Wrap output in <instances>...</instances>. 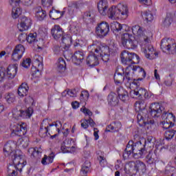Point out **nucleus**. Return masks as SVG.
I'll list each match as a JSON object with an SVG mask.
<instances>
[{"mask_svg":"<svg viewBox=\"0 0 176 176\" xmlns=\"http://www.w3.org/2000/svg\"><path fill=\"white\" fill-rule=\"evenodd\" d=\"M146 107V104L144 100H139L135 103V110L138 111L137 119L139 126H140V127L144 126L147 130H149V129H152V126L155 124V120H148L149 113H148V110L145 109Z\"/></svg>","mask_w":176,"mask_h":176,"instance_id":"nucleus-1","label":"nucleus"},{"mask_svg":"<svg viewBox=\"0 0 176 176\" xmlns=\"http://www.w3.org/2000/svg\"><path fill=\"white\" fill-rule=\"evenodd\" d=\"M131 153H133V156L135 159H140V157H142L144 155L148 153V150H146V147H145V144L142 140L135 143H134L133 140H130L122 155L123 159L126 160Z\"/></svg>","mask_w":176,"mask_h":176,"instance_id":"nucleus-2","label":"nucleus"},{"mask_svg":"<svg viewBox=\"0 0 176 176\" xmlns=\"http://www.w3.org/2000/svg\"><path fill=\"white\" fill-rule=\"evenodd\" d=\"M131 30L133 35L136 36L138 42L140 43L141 46L146 45V43H151V38L153 36L152 32L145 31L144 28L138 25L132 26Z\"/></svg>","mask_w":176,"mask_h":176,"instance_id":"nucleus-3","label":"nucleus"},{"mask_svg":"<svg viewBox=\"0 0 176 176\" xmlns=\"http://www.w3.org/2000/svg\"><path fill=\"white\" fill-rule=\"evenodd\" d=\"M109 13H111V17L113 20H116V19H126L129 8L126 5L119 3L117 6H111Z\"/></svg>","mask_w":176,"mask_h":176,"instance_id":"nucleus-4","label":"nucleus"},{"mask_svg":"<svg viewBox=\"0 0 176 176\" xmlns=\"http://www.w3.org/2000/svg\"><path fill=\"white\" fill-rule=\"evenodd\" d=\"M88 50L89 53H96V54L100 56L102 61L104 63L109 61L111 54L107 53L108 52V47L101 46L98 43H94L88 47Z\"/></svg>","mask_w":176,"mask_h":176,"instance_id":"nucleus-5","label":"nucleus"},{"mask_svg":"<svg viewBox=\"0 0 176 176\" xmlns=\"http://www.w3.org/2000/svg\"><path fill=\"white\" fill-rule=\"evenodd\" d=\"M121 61L124 65L131 67V64H135L140 61V56L135 53H130L124 50L120 54Z\"/></svg>","mask_w":176,"mask_h":176,"instance_id":"nucleus-6","label":"nucleus"},{"mask_svg":"<svg viewBox=\"0 0 176 176\" xmlns=\"http://www.w3.org/2000/svg\"><path fill=\"white\" fill-rule=\"evenodd\" d=\"M160 47L164 53L168 52L170 54H176V44L173 38L162 39Z\"/></svg>","mask_w":176,"mask_h":176,"instance_id":"nucleus-7","label":"nucleus"},{"mask_svg":"<svg viewBox=\"0 0 176 176\" xmlns=\"http://www.w3.org/2000/svg\"><path fill=\"white\" fill-rule=\"evenodd\" d=\"M95 34L100 39L105 38L109 34V23L105 21L98 23L96 27Z\"/></svg>","mask_w":176,"mask_h":176,"instance_id":"nucleus-8","label":"nucleus"},{"mask_svg":"<svg viewBox=\"0 0 176 176\" xmlns=\"http://www.w3.org/2000/svg\"><path fill=\"white\" fill-rule=\"evenodd\" d=\"M128 166L131 171H134L135 173H140V171L145 173L146 170V165L140 160L131 161L128 162Z\"/></svg>","mask_w":176,"mask_h":176,"instance_id":"nucleus-9","label":"nucleus"},{"mask_svg":"<svg viewBox=\"0 0 176 176\" xmlns=\"http://www.w3.org/2000/svg\"><path fill=\"white\" fill-rule=\"evenodd\" d=\"M108 8V1H107V0H102L98 3V10L100 14H101V16H107V14L109 19H112L111 16V14L109 12L111 8Z\"/></svg>","mask_w":176,"mask_h":176,"instance_id":"nucleus-10","label":"nucleus"},{"mask_svg":"<svg viewBox=\"0 0 176 176\" xmlns=\"http://www.w3.org/2000/svg\"><path fill=\"white\" fill-rule=\"evenodd\" d=\"M10 157L12 160V164L16 167L18 171L21 172L24 166L27 164V162L21 159V155H17V154L14 153L12 155H10Z\"/></svg>","mask_w":176,"mask_h":176,"instance_id":"nucleus-11","label":"nucleus"},{"mask_svg":"<svg viewBox=\"0 0 176 176\" xmlns=\"http://www.w3.org/2000/svg\"><path fill=\"white\" fill-rule=\"evenodd\" d=\"M144 47V56L148 60H153L155 57L159 56V53L155 52V48H153V45L151 44V43H147L143 45Z\"/></svg>","mask_w":176,"mask_h":176,"instance_id":"nucleus-12","label":"nucleus"},{"mask_svg":"<svg viewBox=\"0 0 176 176\" xmlns=\"http://www.w3.org/2000/svg\"><path fill=\"white\" fill-rule=\"evenodd\" d=\"M135 86L137 88L135 90L130 91L131 97L133 98H142V97H144V98H148V92L146 90L144 89V88L140 87V82L139 85Z\"/></svg>","mask_w":176,"mask_h":176,"instance_id":"nucleus-13","label":"nucleus"},{"mask_svg":"<svg viewBox=\"0 0 176 176\" xmlns=\"http://www.w3.org/2000/svg\"><path fill=\"white\" fill-rule=\"evenodd\" d=\"M12 133L18 137H23L27 134V124L25 122H19L14 125Z\"/></svg>","mask_w":176,"mask_h":176,"instance_id":"nucleus-14","label":"nucleus"},{"mask_svg":"<svg viewBox=\"0 0 176 176\" xmlns=\"http://www.w3.org/2000/svg\"><path fill=\"white\" fill-rule=\"evenodd\" d=\"M148 119L151 118H159L162 115V106L159 103H153L149 107ZM149 115L151 117H149Z\"/></svg>","mask_w":176,"mask_h":176,"instance_id":"nucleus-15","label":"nucleus"},{"mask_svg":"<svg viewBox=\"0 0 176 176\" xmlns=\"http://www.w3.org/2000/svg\"><path fill=\"white\" fill-rule=\"evenodd\" d=\"M133 71V66H128L125 69L124 72V80H126V82L129 84V86H131L132 85H135V86H140V82H138L136 79H133V77L130 75V72Z\"/></svg>","mask_w":176,"mask_h":176,"instance_id":"nucleus-16","label":"nucleus"},{"mask_svg":"<svg viewBox=\"0 0 176 176\" xmlns=\"http://www.w3.org/2000/svg\"><path fill=\"white\" fill-rule=\"evenodd\" d=\"M32 23L31 22V19L26 16H23L21 19V23L18 24V30L23 32V31H27L30 27H31Z\"/></svg>","mask_w":176,"mask_h":176,"instance_id":"nucleus-17","label":"nucleus"},{"mask_svg":"<svg viewBox=\"0 0 176 176\" xmlns=\"http://www.w3.org/2000/svg\"><path fill=\"white\" fill-rule=\"evenodd\" d=\"M90 54L87 57L86 63L89 67H96L100 64L98 61V54L89 52Z\"/></svg>","mask_w":176,"mask_h":176,"instance_id":"nucleus-18","label":"nucleus"},{"mask_svg":"<svg viewBox=\"0 0 176 176\" xmlns=\"http://www.w3.org/2000/svg\"><path fill=\"white\" fill-rule=\"evenodd\" d=\"M38 67H32V76L33 78H41L42 76V71H43V63H41L39 60H36Z\"/></svg>","mask_w":176,"mask_h":176,"instance_id":"nucleus-19","label":"nucleus"},{"mask_svg":"<svg viewBox=\"0 0 176 176\" xmlns=\"http://www.w3.org/2000/svg\"><path fill=\"white\" fill-rule=\"evenodd\" d=\"M51 34L56 41H58L60 38L64 36V30L58 25H55L51 30Z\"/></svg>","mask_w":176,"mask_h":176,"instance_id":"nucleus-20","label":"nucleus"},{"mask_svg":"<svg viewBox=\"0 0 176 176\" xmlns=\"http://www.w3.org/2000/svg\"><path fill=\"white\" fill-rule=\"evenodd\" d=\"M157 152V150H148V155L146 157L148 164H156L159 162Z\"/></svg>","mask_w":176,"mask_h":176,"instance_id":"nucleus-21","label":"nucleus"},{"mask_svg":"<svg viewBox=\"0 0 176 176\" xmlns=\"http://www.w3.org/2000/svg\"><path fill=\"white\" fill-rule=\"evenodd\" d=\"M132 72L134 75H136V76H139L138 79H136V80H142L146 76V72H145V70L140 66H132Z\"/></svg>","mask_w":176,"mask_h":176,"instance_id":"nucleus-22","label":"nucleus"},{"mask_svg":"<svg viewBox=\"0 0 176 176\" xmlns=\"http://www.w3.org/2000/svg\"><path fill=\"white\" fill-rule=\"evenodd\" d=\"M72 60L74 64L79 65L85 60V53L82 51H77L74 52V55L72 56Z\"/></svg>","mask_w":176,"mask_h":176,"instance_id":"nucleus-23","label":"nucleus"},{"mask_svg":"<svg viewBox=\"0 0 176 176\" xmlns=\"http://www.w3.org/2000/svg\"><path fill=\"white\" fill-rule=\"evenodd\" d=\"M122 129V123L120 122H113L106 128L108 133H118Z\"/></svg>","mask_w":176,"mask_h":176,"instance_id":"nucleus-24","label":"nucleus"},{"mask_svg":"<svg viewBox=\"0 0 176 176\" xmlns=\"http://www.w3.org/2000/svg\"><path fill=\"white\" fill-rule=\"evenodd\" d=\"M16 144H14V142H7V143L4 145L3 147V152L5 153V155L9 156L10 157V156L12 155L13 153H13V148H14Z\"/></svg>","mask_w":176,"mask_h":176,"instance_id":"nucleus-25","label":"nucleus"},{"mask_svg":"<svg viewBox=\"0 0 176 176\" xmlns=\"http://www.w3.org/2000/svg\"><path fill=\"white\" fill-rule=\"evenodd\" d=\"M19 68V65L13 64L10 65L7 69V75L10 79H13L17 74V69Z\"/></svg>","mask_w":176,"mask_h":176,"instance_id":"nucleus-26","label":"nucleus"},{"mask_svg":"<svg viewBox=\"0 0 176 176\" xmlns=\"http://www.w3.org/2000/svg\"><path fill=\"white\" fill-rule=\"evenodd\" d=\"M142 141L146 150L149 149V151H153V148H155V142H156V141L153 136H148L146 140Z\"/></svg>","mask_w":176,"mask_h":176,"instance_id":"nucleus-27","label":"nucleus"},{"mask_svg":"<svg viewBox=\"0 0 176 176\" xmlns=\"http://www.w3.org/2000/svg\"><path fill=\"white\" fill-rule=\"evenodd\" d=\"M108 104L111 107H116L119 104V99L118 98V95L113 92H111L107 98Z\"/></svg>","mask_w":176,"mask_h":176,"instance_id":"nucleus-28","label":"nucleus"},{"mask_svg":"<svg viewBox=\"0 0 176 176\" xmlns=\"http://www.w3.org/2000/svg\"><path fill=\"white\" fill-rule=\"evenodd\" d=\"M46 11L42 9V7H37L35 8V17L39 21H43L46 18Z\"/></svg>","mask_w":176,"mask_h":176,"instance_id":"nucleus-29","label":"nucleus"},{"mask_svg":"<svg viewBox=\"0 0 176 176\" xmlns=\"http://www.w3.org/2000/svg\"><path fill=\"white\" fill-rule=\"evenodd\" d=\"M117 93L121 101L125 102V101H127V100H129V93L127 92V91H126V89H123V87H119L118 88H117Z\"/></svg>","mask_w":176,"mask_h":176,"instance_id":"nucleus-30","label":"nucleus"},{"mask_svg":"<svg viewBox=\"0 0 176 176\" xmlns=\"http://www.w3.org/2000/svg\"><path fill=\"white\" fill-rule=\"evenodd\" d=\"M91 167V164L90 161H85L81 167L80 175H87L89 173H91V169H90Z\"/></svg>","mask_w":176,"mask_h":176,"instance_id":"nucleus-31","label":"nucleus"},{"mask_svg":"<svg viewBox=\"0 0 176 176\" xmlns=\"http://www.w3.org/2000/svg\"><path fill=\"white\" fill-rule=\"evenodd\" d=\"M162 118L165 122H168V123H172L173 124L175 123V116L173 114V113L164 111Z\"/></svg>","mask_w":176,"mask_h":176,"instance_id":"nucleus-32","label":"nucleus"},{"mask_svg":"<svg viewBox=\"0 0 176 176\" xmlns=\"http://www.w3.org/2000/svg\"><path fill=\"white\" fill-rule=\"evenodd\" d=\"M62 43L65 50H68V49H69V46L72 45V37L69 35L63 36Z\"/></svg>","mask_w":176,"mask_h":176,"instance_id":"nucleus-33","label":"nucleus"},{"mask_svg":"<svg viewBox=\"0 0 176 176\" xmlns=\"http://www.w3.org/2000/svg\"><path fill=\"white\" fill-rule=\"evenodd\" d=\"M28 85L27 83H22L18 89V95L19 97H25L28 94Z\"/></svg>","mask_w":176,"mask_h":176,"instance_id":"nucleus-34","label":"nucleus"},{"mask_svg":"<svg viewBox=\"0 0 176 176\" xmlns=\"http://www.w3.org/2000/svg\"><path fill=\"white\" fill-rule=\"evenodd\" d=\"M110 27L113 34H120V32L123 30V25L118 21H113L111 23Z\"/></svg>","mask_w":176,"mask_h":176,"instance_id":"nucleus-35","label":"nucleus"},{"mask_svg":"<svg viewBox=\"0 0 176 176\" xmlns=\"http://www.w3.org/2000/svg\"><path fill=\"white\" fill-rule=\"evenodd\" d=\"M56 155L54 153H51L49 156L44 155V157L41 160V163L43 166H47V164H51L53 163V160H54Z\"/></svg>","mask_w":176,"mask_h":176,"instance_id":"nucleus-36","label":"nucleus"},{"mask_svg":"<svg viewBox=\"0 0 176 176\" xmlns=\"http://www.w3.org/2000/svg\"><path fill=\"white\" fill-rule=\"evenodd\" d=\"M137 45H138V41H133L131 38L126 41H124L122 43L124 47H126V49H135Z\"/></svg>","mask_w":176,"mask_h":176,"instance_id":"nucleus-37","label":"nucleus"},{"mask_svg":"<svg viewBox=\"0 0 176 176\" xmlns=\"http://www.w3.org/2000/svg\"><path fill=\"white\" fill-rule=\"evenodd\" d=\"M57 69L58 72H64L67 68V63H65V60L63 58H59L57 61Z\"/></svg>","mask_w":176,"mask_h":176,"instance_id":"nucleus-38","label":"nucleus"},{"mask_svg":"<svg viewBox=\"0 0 176 176\" xmlns=\"http://www.w3.org/2000/svg\"><path fill=\"white\" fill-rule=\"evenodd\" d=\"M63 14V12L57 10H52L50 11V19H52V20H58V19H61Z\"/></svg>","mask_w":176,"mask_h":176,"instance_id":"nucleus-39","label":"nucleus"},{"mask_svg":"<svg viewBox=\"0 0 176 176\" xmlns=\"http://www.w3.org/2000/svg\"><path fill=\"white\" fill-rule=\"evenodd\" d=\"M32 113H34V109L32 107H29L26 111L21 110V118L23 119H27L28 118H31L32 116Z\"/></svg>","mask_w":176,"mask_h":176,"instance_id":"nucleus-40","label":"nucleus"},{"mask_svg":"<svg viewBox=\"0 0 176 176\" xmlns=\"http://www.w3.org/2000/svg\"><path fill=\"white\" fill-rule=\"evenodd\" d=\"M20 2L25 5V6H31L34 3V0H10V5H13V3H15V5L16 3L19 4Z\"/></svg>","mask_w":176,"mask_h":176,"instance_id":"nucleus-41","label":"nucleus"},{"mask_svg":"<svg viewBox=\"0 0 176 176\" xmlns=\"http://www.w3.org/2000/svg\"><path fill=\"white\" fill-rule=\"evenodd\" d=\"M113 78L116 85H122V82H124V76L121 73L116 72Z\"/></svg>","mask_w":176,"mask_h":176,"instance_id":"nucleus-42","label":"nucleus"},{"mask_svg":"<svg viewBox=\"0 0 176 176\" xmlns=\"http://www.w3.org/2000/svg\"><path fill=\"white\" fill-rule=\"evenodd\" d=\"M19 171L17 170V167H16V166H14L13 164H10L8 166V176H16L17 175V173L16 172Z\"/></svg>","mask_w":176,"mask_h":176,"instance_id":"nucleus-43","label":"nucleus"},{"mask_svg":"<svg viewBox=\"0 0 176 176\" xmlns=\"http://www.w3.org/2000/svg\"><path fill=\"white\" fill-rule=\"evenodd\" d=\"M144 20L149 23L153 20V14L151 11H146L142 14Z\"/></svg>","mask_w":176,"mask_h":176,"instance_id":"nucleus-44","label":"nucleus"},{"mask_svg":"<svg viewBox=\"0 0 176 176\" xmlns=\"http://www.w3.org/2000/svg\"><path fill=\"white\" fill-rule=\"evenodd\" d=\"M27 42L28 43H36L38 42V39H36V33H30L26 38Z\"/></svg>","mask_w":176,"mask_h":176,"instance_id":"nucleus-45","label":"nucleus"},{"mask_svg":"<svg viewBox=\"0 0 176 176\" xmlns=\"http://www.w3.org/2000/svg\"><path fill=\"white\" fill-rule=\"evenodd\" d=\"M166 175L176 176V168L173 166H168L165 168Z\"/></svg>","mask_w":176,"mask_h":176,"instance_id":"nucleus-46","label":"nucleus"},{"mask_svg":"<svg viewBox=\"0 0 176 176\" xmlns=\"http://www.w3.org/2000/svg\"><path fill=\"white\" fill-rule=\"evenodd\" d=\"M28 153L31 156V157H36L38 155H41V151H39L38 147L30 148L28 149Z\"/></svg>","mask_w":176,"mask_h":176,"instance_id":"nucleus-47","label":"nucleus"},{"mask_svg":"<svg viewBox=\"0 0 176 176\" xmlns=\"http://www.w3.org/2000/svg\"><path fill=\"white\" fill-rule=\"evenodd\" d=\"M50 126L53 127L54 129L56 130V133H60V129L63 127V124H61V121H55L50 124Z\"/></svg>","mask_w":176,"mask_h":176,"instance_id":"nucleus-48","label":"nucleus"},{"mask_svg":"<svg viewBox=\"0 0 176 176\" xmlns=\"http://www.w3.org/2000/svg\"><path fill=\"white\" fill-rule=\"evenodd\" d=\"M69 144H71V140H67V144L66 146H61V151L63 153H67V152H69L72 149V152L75 151V146H72V147L69 146Z\"/></svg>","mask_w":176,"mask_h":176,"instance_id":"nucleus-49","label":"nucleus"},{"mask_svg":"<svg viewBox=\"0 0 176 176\" xmlns=\"http://www.w3.org/2000/svg\"><path fill=\"white\" fill-rule=\"evenodd\" d=\"M22 10L21 8L19 7H13L12 11V16L14 19H17L20 14H21Z\"/></svg>","mask_w":176,"mask_h":176,"instance_id":"nucleus-50","label":"nucleus"},{"mask_svg":"<svg viewBox=\"0 0 176 176\" xmlns=\"http://www.w3.org/2000/svg\"><path fill=\"white\" fill-rule=\"evenodd\" d=\"M13 51L23 56L25 52V47L21 44H18L15 46Z\"/></svg>","mask_w":176,"mask_h":176,"instance_id":"nucleus-51","label":"nucleus"},{"mask_svg":"<svg viewBox=\"0 0 176 176\" xmlns=\"http://www.w3.org/2000/svg\"><path fill=\"white\" fill-rule=\"evenodd\" d=\"M175 133H176V131L173 129H168L165 132V138L166 140L173 139L174 138V135H175Z\"/></svg>","mask_w":176,"mask_h":176,"instance_id":"nucleus-52","label":"nucleus"},{"mask_svg":"<svg viewBox=\"0 0 176 176\" xmlns=\"http://www.w3.org/2000/svg\"><path fill=\"white\" fill-rule=\"evenodd\" d=\"M69 31L72 34H74V35H77L78 32H79V26L78 23H73L70 25Z\"/></svg>","mask_w":176,"mask_h":176,"instance_id":"nucleus-53","label":"nucleus"},{"mask_svg":"<svg viewBox=\"0 0 176 176\" xmlns=\"http://www.w3.org/2000/svg\"><path fill=\"white\" fill-rule=\"evenodd\" d=\"M171 23H173V15H171V14H167L163 22V25L164 27H170V25H171Z\"/></svg>","mask_w":176,"mask_h":176,"instance_id":"nucleus-54","label":"nucleus"},{"mask_svg":"<svg viewBox=\"0 0 176 176\" xmlns=\"http://www.w3.org/2000/svg\"><path fill=\"white\" fill-rule=\"evenodd\" d=\"M6 100L8 104H12L16 101V96L14 94L9 93L6 95Z\"/></svg>","mask_w":176,"mask_h":176,"instance_id":"nucleus-55","label":"nucleus"},{"mask_svg":"<svg viewBox=\"0 0 176 176\" xmlns=\"http://www.w3.org/2000/svg\"><path fill=\"white\" fill-rule=\"evenodd\" d=\"M160 126H162L163 129H165V130H170V128L173 127L174 124L168 122V121L166 122V120H163V121L160 123Z\"/></svg>","mask_w":176,"mask_h":176,"instance_id":"nucleus-56","label":"nucleus"},{"mask_svg":"<svg viewBox=\"0 0 176 176\" xmlns=\"http://www.w3.org/2000/svg\"><path fill=\"white\" fill-rule=\"evenodd\" d=\"M47 133H49V129L40 126L38 135L41 137V138H46V137H47Z\"/></svg>","mask_w":176,"mask_h":176,"instance_id":"nucleus-57","label":"nucleus"},{"mask_svg":"<svg viewBox=\"0 0 176 176\" xmlns=\"http://www.w3.org/2000/svg\"><path fill=\"white\" fill-rule=\"evenodd\" d=\"M108 51L109 54H116V52H118V47L115 45V43L111 44L108 47Z\"/></svg>","mask_w":176,"mask_h":176,"instance_id":"nucleus-58","label":"nucleus"},{"mask_svg":"<svg viewBox=\"0 0 176 176\" xmlns=\"http://www.w3.org/2000/svg\"><path fill=\"white\" fill-rule=\"evenodd\" d=\"M21 57H23V55L19 54L18 52H16L15 51H12V54L11 55L12 60H13L14 61H19V60H20Z\"/></svg>","mask_w":176,"mask_h":176,"instance_id":"nucleus-59","label":"nucleus"},{"mask_svg":"<svg viewBox=\"0 0 176 176\" xmlns=\"http://www.w3.org/2000/svg\"><path fill=\"white\" fill-rule=\"evenodd\" d=\"M21 65L23 67V68H28V67L31 65V58H26L23 59L21 63Z\"/></svg>","mask_w":176,"mask_h":176,"instance_id":"nucleus-60","label":"nucleus"},{"mask_svg":"<svg viewBox=\"0 0 176 176\" xmlns=\"http://www.w3.org/2000/svg\"><path fill=\"white\" fill-rule=\"evenodd\" d=\"M12 116L14 118V119H20L21 116V110L14 109L12 110Z\"/></svg>","mask_w":176,"mask_h":176,"instance_id":"nucleus-61","label":"nucleus"},{"mask_svg":"<svg viewBox=\"0 0 176 176\" xmlns=\"http://www.w3.org/2000/svg\"><path fill=\"white\" fill-rule=\"evenodd\" d=\"M131 36H133V35L129 33L123 34L122 36V43L123 44V42H126L127 41L131 39Z\"/></svg>","mask_w":176,"mask_h":176,"instance_id":"nucleus-62","label":"nucleus"},{"mask_svg":"<svg viewBox=\"0 0 176 176\" xmlns=\"http://www.w3.org/2000/svg\"><path fill=\"white\" fill-rule=\"evenodd\" d=\"M49 126H50V123H49V120L45 119L43 120L40 127H42L43 129H49Z\"/></svg>","mask_w":176,"mask_h":176,"instance_id":"nucleus-63","label":"nucleus"},{"mask_svg":"<svg viewBox=\"0 0 176 176\" xmlns=\"http://www.w3.org/2000/svg\"><path fill=\"white\" fill-rule=\"evenodd\" d=\"M89 91H84L81 93L80 99V100H88L89 97Z\"/></svg>","mask_w":176,"mask_h":176,"instance_id":"nucleus-64","label":"nucleus"}]
</instances>
